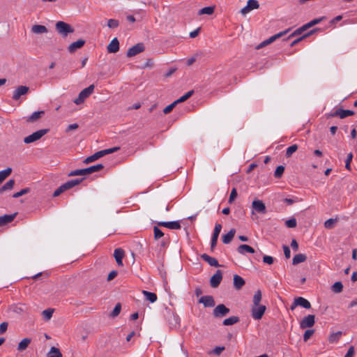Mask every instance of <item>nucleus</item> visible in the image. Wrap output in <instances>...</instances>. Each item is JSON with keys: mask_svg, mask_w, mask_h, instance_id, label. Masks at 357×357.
<instances>
[{"mask_svg": "<svg viewBox=\"0 0 357 357\" xmlns=\"http://www.w3.org/2000/svg\"><path fill=\"white\" fill-rule=\"evenodd\" d=\"M15 185V180L10 179L8 181H7L1 188H0V193H2L5 191L10 190L13 189V186Z\"/></svg>", "mask_w": 357, "mask_h": 357, "instance_id": "32", "label": "nucleus"}, {"mask_svg": "<svg viewBox=\"0 0 357 357\" xmlns=\"http://www.w3.org/2000/svg\"><path fill=\"white\" fill-rule=\"evenodd\" d=\"M285 225L289 228H294L297 225V222L296 218H292L285 222Z\"/></svg>", "mask_w": 357, "mask_h": 357, "instance_id": "49", "label": "nucleus"}, {"mask_svg": "<svg viewBox=\"0 0 357 357\" xmlns=\"http://www.w3.org/2000/svg\"><path fill=\"white\" fill-rule=\"evenodd\" d=\"M142 294H144L145 299L146 301H150L151 303H154L157 301V295L155 293H152L146 290L142 291Z\"/></svg>", "mask_w": 357, "mask_h": 357, "instance_id": "29", "label": "nucleus"}, {"mask_svg": "<svg viewBox=\"0 0 357 357\" xmlns=\"http://www.w3.org/2000/svg\"><path fill=\"white\" fill-rule=\"evenodd\" d=\"M93 91L94 85L91 84L89 86L81 91L79 95H80L84 98V100H86L91 94L93 93Z\"/></svg>", "mask_w": 357, "mask_h": 357, "instance_id": "26", "label": "nucleus"}, {"mask_svg": "<svg viewBox=\"0 0 357 357\" xmlns=\"http://www.w3.org/2000/svg\"><path fill=\"white\" fill-rule=\"evenodd\" d=\"M84 44H85V40L83 39H79L75 42H73L68 46V52L70 53H73L77 50L82 48Z\"/></svg>", "mask_w": 357, "mask_h": 357, "instance_id": "19", "label": "nucleus"}, {"mask_svg": "<svg viewBox=\"0 0 357 357\" xmlns=\"http://www.w3.org/2000/svg\"><path fill=\"white\" fill-rule=\"evenodd\" d=\"M225 350V347H216L213 351H212V354H215V355H220L223 351Z\"/></svg>", "mask_w": 357, "mask_h": 357, "instance_id": "58", "label": "nucleus"}, {"mask_svg": "<svg viewBox=\"0 0 357 357\" xmlns=\"http://www.w3.org/2000/svg\"><path fill=\"white\" fill-rule=\"evenodd\" d=\"M259 7V3L257 0H248L247 5L241 10V13L245 15L252 10L257 9Z\"/></svg>", "mask_w": 357, "mask_h": 357, "instance_id": "8", "label": "nucleus"}, {"mask_svg": "<svg viewBox=\"0 0 357 357\" xmlns=\"http://www.w3.org/2000/svg\"><path fill=\"white\" fill-rule=\"evenodd\" d=\"M47 357H62V354L59 349L52 347L47 354Z\"/></svg>", "mask_w": 357, "mask_h": 357, "instance_id": "35", "label": "nucleus"}, {"mask_svg": "<svg viewBox=\"0 0 357 357\" xmlns=\"http://www.w3.org/2000/svg\"><path fill=\"white\" fill-rule=\"evenodd\" d=\"M331 289L333 291L340 293L342 291L343 285L341 282H336L333 284Z\"/></svg>", "mask_w": 357, "mask_h": 357, "instance_id": "42", "label": "nucleus"}, {"mask_svg": "<svg viewBox=\"0 0 357 357\" xmlns=\"http://www.w3.org/2000/svg\"><path fill=\"white\" fill-rule=\"evenodd\" d=\"M144 50V45L143 43H137L132 47L129 48L126 55L128 57L134 56Z\"/></svg>", "mask_w": 357, "mask_h": 357, "instance_id": "10", "label": "nucleus"}, {"mask_svg": "<svg viewBox=\"0 0 357 357\" xmlns=\"http://www.w3.org/2000/svg\"><path fill=\"white\" fill-rule=\"evenodd\" d=\"M29 91V88L28 86H20L13 91L12 98L14 100H17L22 96L26 95Z\"/></svg>", "mask_w": 357, "mask_h": 357, "instance_id": "12", "label": "nucleus"}, {"mask_svg": "<svg viewBox=\"0 0 357 357\" xmlns=\"http://www.w3.org/2000/svg\"><path fill=\"white\" fill-rule=\"evenodd\" d=\"M194 93V91L191 90V91H189L188 92H187L185 94H184L183 96H182L181 97H180L178 99H177L176 100H175V102H176V104L178 103H180V102H184L186 100H188L190 97H191V96Z\"/></svg>", "mask_w": 357, "mask_h": 357, "instance_id": "40", "label": "nucleus"}, {"mask_svg": "<svg viewBox=\"0 0 357 357\" xmlns=\"http://www.w3.org/2000/svg\"><path fill=\"white\" fill-rule=\"evenodd\" d=\"M158 226L165 227L170 229H180L181 226L179 221L158 222Z\"/></svg>", "mask_w": 357, "mask_h": 357, "instance_id": "16", "label": "nucleus"}, {"mask_svg": "<svg viewBox=\"0 0 357 357\" xmlns=\"http://www.w3.org/2000/svg\"><path fill=\"white\" fill-rule=\"evenodd\" d=\"M262 298V294L261 290H257L255 292L252 298V307L251 308V315L255 320H259L262 318L266 307L264 305H260Z\"/></svg>", "mask_w": 357, "mask_h": 357, "instance_id": "1", "label": "nucleus"}, {"mask_svg": "<svg viewBox=\"0 0 357 357\" xmlns=\"http://www.w3.org/2000/svg\"><path fill=\"white\" fill-rule=\"evenodd\" d=\"M29 191H30L29 188H24V189L21 190L20 191L13 194V197L14 198H18V197L28 193Z\"/></svg>", "mask_w": 357, "mask_h": 357, "instance_id": "53", "label": "nucleus"}, {"mask_svg": "<svg viewBox=\"0 0 357 357\" xmlns=\"http://www.w3.org/2000/svg\"><path fill=\"white\" fill-rule=\"evenodd\" d=\"M252 213H254V211H256L259 213H265L266 210V206L264 204V202L259 199H255L252 203Z\"/></svg>", "mask_w": 357, "mask_h": 357, "instance_id": "11", "label": "nucleus"}, {"mask_svg": "<svg viewBox=\"0 0 357 357\" xmlns=\"http://www.w3.org/2000/svg\"><path fill=\"white\" fill-rule=\"evenodd\" d=\"M48 132L47 129L39 130L31 135L24 137V142L25 144H30L40 139Z\"/></svg>", "mask_w": 357, "mask_h": 357, "instance_id": "6", "label": "nucleus"}, {"mask_svg": "<svg viewBox=\"0 0 357 357\" xmlns=\"http://www.w3.org/2000/svg\"><path fill=\"white\" fill-rule=\"evenodd\" d=\"M306 259L307 257L305 254H297L294 257L292 264L293 265H297L300 263L304 262Z\"/></svg>", "mask_w": 357, "mask_h": 357, "instance_id": "31", "label": "nucleus"}, {"mask_svg": "<svg viewBox=\"0 0 357 357\" xmlns=\"http://www.w3.org/2000/svg\"><path fill=\"white\" fill-rule=\"evenodd\" d=\"M284 172V167L282 165H280L276 168V169L274 172V176L277 178H279L282 176Z\"/></svg>", "mask_w": 357, "mask_h": 357, "instance_id": "43", "label": "nucleus"}, {"mask_svg": "<svg viewBox=\"0 0 357 357\" xmlns=\"http://www.w3.org/2000/svg\"><path fill=\"white\" fill-rule=\"evenodd\" d=\"M83 180H84V178H80V179L79 178H76V179H73V180H70V181H68L66 182L65 183L61 185L60 187H59L54 192L53 196L54 197H58L62 192H63L65 190L70 189V188H73L74 186L79 184Z\"/></svg>", "mask_w": 357, "mask_h": 357, "instance_id": "4", "label": "nucleus"}, {"mask_svg": "<svg viewBox=\"0 0 357 357\" xmlns=\"http://www.w3.org/2000/svg\"><path fill=\"white\" fill-rule=\"evenodd\" d=\"M297 149H298L297 144H293V145L289 146L286 151V156L287 158L291 157L292 155V154L297 151Z\"/></svg>", "mask_w": 357, "mask_h": 357, "instance_id": "41", "label": "nucleus"}, {"mask_svg": "<svg viewBox=\"0 0 357 357\" xmlns=\"http://www.w3.org/2000/svg\"><path fill=\"white\" fill-rule=\"evenodd\" d=\"M314 331L313 329H307L305 331L304 335H303V340L305 342H307L310 337L314 334Z\"/></svg>", "mask_w": 357, "mask_h": 357, "instance_id": "52", "label": "nucleus"}, {"mask_svg": "<svg viewBox=\"0 0 357 357\" xmlns=\"http://www.w3.org/2000/svg\"><path fill=\"white\" fill-rule=\"evenodd\" d=\"M263 261L266 264L271 265L274 262V258L271 256L264 255L263 257Z\"/></svg>", "mask_w": 357, "mask_h": 357, "instance_id": "57", "label": "nucleus"}, {"mask_svg": "<svg viewBox=\"0 0 357 357\" xmlns=\"http://www.w3.org/2000/svg\"><path fill=\"white\" fill-rule=\"evenodd\" d=\"M53 312L54 310L52 309H47L43 310L42 314L45 319L49 320L52 318Z\"/></svg>", "mask_w": 357, "mask_h": 357, "instance_id": "50", "label": "nucleus"}, {"mask_svg": "<svg viewBox=\"0 0 357 357\" xmlns=\"http://www.w3.org/2000/svg\"><path fill=\"white\" fill-rule=\"evenodd\" d=\"M283 250H284V254L285 257L287 259H289L291 256V251H290L289 248L287 245H284Z\"/></svg>", "mask_w": 357, "mask_h": 357, "instance_id": "60", "label": "nucleus"}, {"mask_svg": "<svg viewBox=\"0 0 357 357\" xmlns=\"http://www.w3.org/2000/svg\"><path fill=\"white\" fill-rule=\"evenodd\" d=\"M201 258L204 261H206L211 266H214V267L220 266V264H219L218 260L214 257H210L207 254L202 255Z\"/></svg>", "mask_w": 357, "mask_h": 357, "instance_id": "21", "label": "nucleus"}, {"mask_svg": "<svg viewBox=\"0 0 357 357\" xmlns=\"http://www.w3.org/2000/svg\"><path fill=\"white\" fill-rule=\"evenodd\" d=\"M324 18V17L314 19V20H311L310 22H309L308 23L305 24V26H307V29H309V28L319 24V22H321Z\"/></svg>", "mask_w": 357, "mask_h": 357, "instance_id": "48", "label": "nucleus"}, {"mask_svg": "<svg viewBox=\"0 0 357 357\" xmlns=\"http://www.w3.org/2000/svg\"><path fill=\"white\" fill-rule=\"evenodd\" d=\"M109 53H116L119 50V42L116 38L112 40L107 47Z\"/></svg>", "mask_w": 357, "mask_h": 357, "instance_id": "20", "label": "nucleus"}, {"mask_svg": "<svg viewBox=\"0 0 357 357\" xmlns=\"http://www.w3.org/2000/svg\"><path fill=\"white\" fill-rule=\"evenodd\" d=\"M154 238L158 240L164 236V233L157 226L153 227Z\"/></svg>", "mask_w": 357, "mask_h": 357, "instance_id": "44", "label": "nucleus"}, {"mask_svg": "<svg viewBox=\"0 0 357 357\" xmlns=\"http://www.w3.org/2000/svg\"><path fill=\"white\" fill-rule=\"evenodd\" d=\"M8 323L7 322H2L0 324V334H3L8 328Z\"/></svg>", "mask_w": 357, "mask_h": 357, "instance_id": "59", "label": "nucleus"}, {"mask_svg": "<svg viewBox=\"0 0 357 357\" xmlns=\"http://www.w3.org/2000/svg\"><path fill=\"white\" fill-rule=\"evenodd\" d=\"M314 31H315V29L312 30V31H310L309 33H306V34H305V35H303V36H302L299 37L298 38H297V39H296V40H293V41L291 42V43L290 44V46H291V47H293V46H294V45H297V44H298L299 42H301L303 39H304V38H305L308 37V36H310L312 33H313Z\"/></svg>", "mask_w": 357, "mask_h": 357, "instance_id": "39", "label": "nucleus"}, {"mask_svg": "<svg viewBox=\"0 0 357 357\" xmlns=\"http://www.w3.org/2000/svg\"><path fill=\"white\" fill-rule=\"evenodd\" d=\"M291 29L289 28L283 31H280L278 33H276L275 34L274 36H272L271 37H270L269 38H268L267 40L263 41L261 43H260L257 47V49H260L261 47H263L265 45H269L271 43H272L273 42H274L275 40L285 36L286 34H287L289 31H290Z\"/></svg>", "mask_w": 357, "mask_h": 357, "instance_id": "7", "label": "nucleus"}, {"mask_svg": "<svg viewBox=\"0 0 357 357\" xmlns=\"http://www.w3.org/2000/svg\"><path fill=\"white\" fill-rule=\"evenodd\" d=\"M314 315L309 314L305 317L300 323V327L301 328H310L314 324Z\"/></svg>", "mask_w": 357, "mask_h": 357, "instance_id": "13", "label": "nucleus"}, {"mask_svg": "<svg viewBox=\"0 0 357 357\" xmlns=\"http://www.w3.org/2000/svg\"><path fill=\"white\" fill-rule=\"evenodd\" d=\"M119 149H120L119 146H115L113 148L99 151L95 153L94 154H93L92 155L87 157L84 160V162L86 164L92 162L99 159L101 157H103L107 154L114 153V152L119 151Z\"/></svg>", "mask_w": 357, "mask_h": 357, "instance_id": "3", "label": "nucleus"}, {"mask_svg": "<svg viewBox=\"0 0 357 357\" xmlns=\"http://www.w3.org/2000/svg\"><path fill=\"white\" fill-rule=\"evenodd\" d=\"M56 30L63 37H66L68 33L74 32V29L68 23L63 21H59L55 25Z\"/></svg>", "mask_w": 357, "mask_h": 357, "instance_id": "5", "label": "nucleus"}, {"mask_svg": "<svg viewBox=\"0 0 357 357\" xmlns=\"http://www.w3.org/2000/svg\"><path fill=\"white\" fill-rule=\"evenodd\" d=\"M31 31L36 34H43L47 32V29L44 25L35 24L31 27Z\"/></svg>", "mask_w": 357, "mask_h": 357, "instance_id": "25", "label": "nucleus"}, {"mask_svg": "<svg viewBox=\"0 0 357 357\" xmlns=\"http://www.w3.org/2000/svg\"><path fill=\"white\" fill-rule=\"evenodd\" d=\"M16 214L17 213H13L10 215H3L0 216V227L4 226L11 222L16 217Z\"/></svg>", "mask_w": 357, "mask_h": 357, "instance_id": "22", "label": "nucleus"}, {"mask_svg": "<svg viewBox=\"0 0 357 357\" xmlns=\"http://www.w3.org/2000/svg\"><path fill=\"white\" fill-rule=\"evenodd\" d=\"M79 126L77 123H73V124H70L68 125V126L67 127L66 130V132H70V130H76L77 128H78Z\"/></svg>", "mask_w": 357, "mask_h": 357, "instance_id": "63", "label": "nucleus"}, {"mask_svg": "<svg viewBox=\"0 0 357 357\" xmlns=\"http://www.w3.org/2000/svg\"><path fill=\"white\" fill-rule=\"evenodd\" d=\"M214 8L211 6L204 7L199 10V15H212Z\"/></svg>", "mask_w": 357, "mask_h": 357, "instance_id": "38", "label": "nucleus"}, {"mask_svg": "<svg viewBox=\"0 0 357 357\" xmlns=\"http://www.w3.org/2000/svg\"><path fill=\"white\" fill-rule=\"evenodd\" d=\"M221 229H222V225L220 224H216L215 226L214 230H213V236L218 237L219 234L221 231Z\"/></svg>", "mask_w": 357, "mask_h": 357, "instance_id": "55", "label": "nucleus"}, {"mask_svg": "<svg viewBox=\"0 0 357 357\" xmlns=\"http://www.w3.org/2000/svg\"><path fill=\"white\" fill-rule=\"evenodd\" d=\"M125 252L122 248H116L114 251V257L116 260V264L119 266H123V258L124 257Z\"/></svg>", "mask_w": 357, "mask_h": 357, "instance_id": "17", "label": "nucleus"}, {"mask_svg": "<svg viewBox=\"0 0 357 357\" xmlns=\"http://www.w3.org/2000/svg\"><path fill=\"white\" fill-rule=\"evenodd\" d=\"M296 305H300L305 309H310L311 307L310 303L303 297L296 298Z\"/></svg>", "mask_w": 357, "mask_h": 357, "instance_id": "27", "label": "nucleus"}, {"mask_svg": "<svg viewBox=\"0 0 357 357\" xmlns=\"http://www.w3.org/2000/svg\"><path fill=\"white\" fill-rule=\"evenodd\" d=\"M341 335H342V332H340V331L333 333L330 335L328 340L331 343L337 342L339 340V338L341 337Z\"/></svg>", "mask_w": 357, "mask_h": 357, "instance_id": "45", "label": "nucleus"}, {"mask_svg": "<svg viewBox=\"0 0 357 357\" xmlns=\"http://www.w3.org/2000/svg\"><path fill=\"white\" fill-rule=\"evenodd\" d=\"M11 172L12 169L10 167L0 171V183L11 174Z\"/></svg>", "mask_w": 357, "mask_h": 357, "instance_id": "37", "label": "nucleus"}, {"mask_svg": "<svg viewBox=\"0 0 357 357\" xmlns=\"http://www.w3.org/2000/svg\"><path fill=\"white\" fill-rule=\"evenodd\" d=\"M176 105L177 104H176V102L175 101L173 102L172 103H171L170 105H169L168 106L165 107V109H163V112L165 114L169 113Z\"/></svg>", "mask_w": 357, "mask_h": 357, "instance_id": "56", "label": "nucleus"}, {"mask_svg": "<svg viewBox=\"0 0 357 357\" xmlns=\"http://www.w3.org/2000/svg\"><path fill=\"white\" fill-rule=\"evenodd\" d=\"M229 312V309L224 304H220L217 305L213 312L215 317H222L226 316Z\"/></svg>", "mask_w": 357, "mask_h": 357, "instance_id": "9", "label": "nucleus"}, {"mask_svg": "<svg viewBox=\"0 0 357 357\" xmlns=\"http://www.w3.org/2000/svg\"><path fill=\"white\" fill-rule=\"evenodd\" d=\"M235 233L236 230L234 229H230V231L227 234L222 236V242L225 244L229 243L232 241L235 235Z\"/></svg>", "mask_w": 357, "mask_h": 357, "instance_id": "28", "label": "nucleus"}, {"mask_svg": "<svg viewBox=\"0 0 357 357\" xmlns=\"http://www.w3.org/2000/svg\"><path fill=\"white\" fill-rule=\"evenodd\" d=\"M31 340L30 338H24L19 344H18V346H17V350L19 351H24L25 349H26V348L28 347V346L29 345V344L31 343Z\"/></svg>", "mask_w": 357, "mask_h": 357, "instance_id": "30", "label": "nucleus"}, {"mask_svg": "<svg viewBox=\"0 0 357 357\" xmlns=\"http://www.w3.org/2000/svg\"><path fill=\"white\" fill-rule=\"evenodd\" d=\"M199 303H202L206 307H213L215 304L212 296H202L199 300Z\"/></svg>", "mask_w": 357, "mask_h": 357, "instance_id": "18", "label": "nucleus"}, {"mask_svg": "<svg viewBox=\"0 0 357 357\" xmlns=\"http://www.w3.org/2000/svg\"><path fill=\"white\" fill-rule=\"evenodd\" d=\"M238 321H239V318L238 317L232 316L227 319H225L223 321L222 324L225 326H231V325L238 323Z\"/></svg>", "mask_w": 357, "mask_h": 357, "instance_id": "34", "label": "nucleus"}, {"mask_svg": "<svg viewBox=\"0 0 357 357\" xmlns=\"http://www.w3.org/2000/svg\"><path fill=\"white\" fill-rule=\"evenodd\" d=\"M121 303H118L115 305L113 311L112 312V313L110 314L111 317H115L118 316L121 312Z\"/></svg>", "mask_w": 357, "mask_h": 357, "instance_id": "46", "label": "nucleus"}, {"mask_svg": "<svg viewBox=\"0 0 357 357\" xmlns=\"http://www.w3.org/2000/svg\"><path fill=\"white\" fill-rule=\"evenodd\" d=\"M43 114H44V111L34 112L33 113H32V114L31 116H29L28 117L27 121L34 122V121H37L38 119H39Z\"/></svg>", "mask_w": 357, "mask_h": 357, "instance_id": "33", "label": "nucleus"}, {"mask_svg": "<svg viewBox=\"0 0 357 357\" xmlns=\"http://www.w3.org/2000/svg\"><path fill=\"white\" fill-rule=\"evenodd\" d=\"M104 166L102 164H98L96 165L91 166L89 167L81 169H75L71 171L69 174V176H85L89 175L96 172H98L102 169Z\"/></svg>", "mask_w": 357, "mask_h": 357, "instance_id": "2", "label": "nucleus"}, {"mask_svg": "<svg viewBox=\"0 0 357 357\" xmlns=\"http://www.w3.org/2000/svg\"><path fill=\"white\" fill-rule=\"evenodd\" d=\"M245 284L243 278L238 275H234V286L236 289H241Z\"/></svg>", "mask_w": 357, "mask_h": 357, "instance_id": "23", "label": "nucleus"}, {"mask_svg": "<svg viewBox=\"0 0 357 357\" xmlns=\"http://www.w3.org/2000/svg\"><path fill=\"white\" fill-rule=\"evenodd\" d=\"M352 158H353V154H352V153H349L347 155V159L345 161V167L348 170H351V162L352 160Z\"/></svg>", "mask_w": 357, "mask_h": 357, "instance_id": "51", "label": "nucleus"}, {"mask_svg": "<svg viewBox=\"0 0 357 357\" xmlns=\"http://www.w3.org/2000/svg\"><path fill=\"white\" fill-rule=\"evenodd\" d=\"M354 347L353 346L350 347L348 349L347 354H345L344 357H353L354 354Z\"/></svg>", "mask_w": 357, "mask_h": 357, "instance_id": "61", "label": "nucleus"}, {"mask_svg": "<svg viewBox=\"0 0 357 357\" xmlns=\"http://www.w3.org/2000/svg\"><path fill=\"white\" fill-rule=\"evenodd\" d=\"M222 279V272L218 270L216 273L211 278L210 284L213 288L218 287Z\"/></svg>", "mask_w": 357, "mask_h": 357, "instance_id": "15", "label": "nucleus"}, {"mask_svg": "<svg viewBox=\"0 0 357 357\" xmlns=\"http://www.w3.org/2000/svg\"><path fill=\"white\" fill-rule=\"evenodd\" d=\"M117 274H118V272L116 271H111L107 276V280L111 281L117 275Z\"/></svg>", "mask_w": 357, "mask_h": 357, "instance_id": "64", "label": "nucleus"}, {"mask_svg": "<svg viewBox=\"0 0 357 357\" xmlns=\"http://www.w3.org/2000/svg\"><path fill=\"white\" fill-rule=\"evenodd\" d=\"M354 112L349 109H337L333 113L330 114V116H339L340 119H344L347 116H352Z\"/></svg>", "mask_w": 357, "mask_h": 357, "instance_id": "14", "label": "nucleus"}, {"mask_svg": "<svg viewBox=\"0 0 357 357\" xmlns=\"http://www.w3.org/2000/svg\"><path fill=\"white\" fill-rule=\"evenodd\" d=\"M119 25V22L115 19H110L107 22V26L110 29H114L118 27Z\"/></svg>", "mask_w": 357, "mask_h": 357, "instance_id": "47", "label": "nucleus"}, {"mask_svg": "<svg viewBox=\"0 0 357 357\" xmlns=\"http://www.w3.org/2000/svg\"><path fill=\"white\" fill-rule=\"evenodd\" d=\"M308 29L307 26H305V24L303 25L302 26H301L300 28L297 29L296 30H295L292 33H291L288 38H287V40H289V38H292V37H294L296 36H298V35H301L303 31H305V30Z\"/></svg>", "mask_w": 357, "mask_h": 357, "instance_id": "36", "label": "nucleus"}, {"mask_svg": "<svg viewBox=\"0 0 357 357\" xmlns=\"http://www.w3.org/2000/svg\"><path fill=\"white\" fill-rule=\"evenodd\" d=\"M237 197V191H236V188H233L231 191V193H230V195H229V203L231 204L232 203L234 199L236 198Z\"/></svg>", "mask_w": 357, "mask_h": 357, "instance_id": "54", "label": "nucleus"}, {"mask_svg": "<svg viewBox=\"0 0 357 357\" xmlns=\"http://www.w3.org/2000/svg\"><path fill=\"white\" fill-rule=\"evenodd\" d=\"M237 251L242 255H244L246 252L251 254L255 253V250L251 246L245 244L240 245L237 248Z\"/></svg>", "mask_w": 357, "mask_h": 357, "instance_id": "24", "label": "nucleus"}, {"mask_svg": "<svg viewBox=\"0 0 357 357\" xmlns=\"http://www.w3.org/2000/svg\"><path fill=\"white\" fill-rule=\"evenodd\" d=\"M335 220L332 218H330L328 220H327L325 222H324V226L326 228H331L333 227V225L334 223Z\"/></svg>", "mask_w": 357, "mask_h": 357, "instance_id": "62", "label": "nucleus"}]
</instances>
